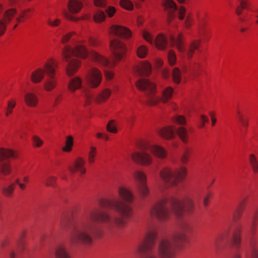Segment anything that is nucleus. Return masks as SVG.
<instances>
[{
    "instance_id": "f257e3e1",
    "label": "nucleus",
    "mask_w": 258,
    "mask_h": 258,
    "mask_svg": "<svg viewBox=\"0 0 258 258\" xmlns=\"http://www.w3.org/2000/svg\"><path fill=\"white\" fill-rule=\"evenodd\" d=\"M118 194L120 198L114 197L101 200L100 205L103 208L114 209L120 216L112 217L108 213L98 209L90 210L85 219L77 221L71 227L70 235L71 244H91L92 235H98L100 232L97 222L107 223L111 232L113 231L114 227L119 229L125 227L132 214V209L128 204L133 202L134 195L131 191L124 187L118 188Z\"/></svg>"
},
{
    "instance_id": "f03ea898",
    "label": "nucleus",
    "mask_w": 258,
    "mask_h": 258,
    "mask_svg": "<svg viewBox=\"0 0 258 258\" xmlns=\"http://www.w3.org/2000/svg\"><path fill=\"white\" fill-rule=\"evenodd\" d=\"M194 207V201L189 197H186L183 200L164 198L153 205L150 210V215L152 218L164 222L170 217V208L177 217L180 218L184 212L191 213Z\"/></svg>"
},
{
    "instance_id": "7ed1b4c3",
    "label": "nucleus",
    "mask_w": 258,
    "mask_h": 258,
    "mask_svg": "<svg viewBox=\"0 0 258 258\" xmlns=\"http://www.w3.org/2000/svg\"><path fill=\"white\" fill-rule=\"evenodd\" d=\"M191 229V225L188 222L179 221L178 231L172 237L162 239L160 242L158 252L160 258H173L175 247L186 241L187 233Z\"/></svg>"
},
{
    "instance_id": "20e7f679",
    "label": "nucleus",
    "mask_w": 258,
    "mask_h": 258,
    "mask_svg": "<svg viewBox=\"0 0 258 258\" xmlns=\"http://www.w3.org/2000/svg\"><path fill=\"white\" fill-rule=\"evenodd\" d=\"M136 86L139 90L144 91L145 101L149 105H155L159 100L166 102L171 98L173 93V89L168 87L163 91L162 97L159 98L156 95L155 84L145 79L139 80L136 83Z\"/></svg>"
},
{
    "instance_id": "39448f33",
    "label": "nucleus",
    "mask_w": 258,
    "mask_h": 258,
    "mask_svg": "<svg viewBox=\"0 0 258 258\" xmlns=\"http://www.w3.org/2000/svg\"><path fill=\"white\" fill-rule=\"evenodd\" d=\"M88 51L82 44H78L73 48L69 45H66L62 51L63 59L68 62L66 72L71 76L75 73L80 67V62L77 57L85 58L88 56Z\"/></svg>"
},
{
    "instance_id": "423d86ee",
    "label": "nucleus",
    "mask_w": 258,
    "mask_h": 258,
    "mask_svg": "<svg viewBox=\"0 0 258 258\" xmlns=\"http://www.w3.org/2000/svg\"><path fill=\"white\" fill-rule=\"evenodd\" d=\"M110 46L113 55L112 62L94 51L90 54L91 57L93 60L103 67L106 68L113 67L115 62L124 58L126 55V48L125 45L117 39L110 41Z\"/></svg>"
},
{
    "instance_id": "0eeeda50",
    "label": "nucleus",
    "mask_w": 258,
    "mask_h": 258,
    "mask_svg": "<svg viewBox=\"0 0 258 258\" xmlns=\"http://www.w3.org/2000/svg\"><path fill=\"white\" fill-rule=\"evenodd\" d=\"M151 152L155 156L162 159L166 157V152L161 146L148 144L144 146L141 152H136L132 154L133 160L144 165H150L152 162V157L148 153Z\"/></svg>"
},
{
    "instance_id": "6e6552de",
    "label": "nucleus",
    "mask_w": 258,
    "mask_h": 258,
    "mask_svg": "<svg viewBox=\"0 0 258 258\" xmlns=\"http://www.w3.org/2000/svg\"><path fill=\"white\" fill-rule=\"evenodd\" d=\"M186 174V169L184 167L174 169L165 167L160 171V176L167 186H176L183 180Z\"/></svg>"
},
{
    "instance_id": "1a4fd4ad",
    "label": "nucleus",
    "mask_w": 258,
    "mask_h": 258,
    "mask_svg": "<svg viewBox=\"0 0 258 258\" xmlns=\"http://www.w3.org/2000/svg\"><path fill=\"white\" fill-rule=\"evenodd\" d=\"M169 39L172 45L177 48L181 56L183 58L187 57L188 59L192 57L195 50L198 48L200 44V41H193L188 47L186 48L181 33H179L177 37L171 36Z\"/></svg>"
},
{
    "instance_id": "9d476101",
    "label": "nucleus",
    "mask_w": 258,
    "mask_h": 258,
    "mask_svg": "<svg viewBox=\"0 0 258 258\" xmlns=\"http://www.w3.org/2000/svg\"><path fill=\"white\" fill-rule=\"evenodd\" d=\"M155 239L156 233L154 231L148 233L146 240L138 247L141 258H158L157 251L153 247Z\"/></svg>"
},
{
    "instance_id": "9b49d317",
    "label": "nucleus",
    "mask_w": 258,
    "mask_h": 258,
    "mask_svg": "<svg viewBox=\"0 0 258 258\" xmlns=\"http://www.w3.org/2000/svg\"><path fill=\"white\" fill-rule=\"evenodd\" d=\"M58 66V63L51 59L45 63V71L48 78L44 83V88L47 91H51L55 88L57 85L56 80L54 75L55 68Z\"/></svg>"
},
{
    "instance_id": "f8f14e48",
    "label": "nucleus",
    "mask_w": 258,
    "mask_h": 258,
    "mask_svg": "<svg viewBox=\"0 0 258 258\" xmlns=\"http://www.w3.org/2000/svg\"><path fill=\"white\" fill-rule=\"evenodd\" d=\"M133 176L136 180V186L138 193L142 198L147 197L149 194V190L147 185V177L146 174L139 170L135 171Z\"/></svg>"
},
{
    "instance_id": "ddd939ff",
    "label": "nucleus",
    "mask_w": 258,
    "mask_h": 258,
    "mask_svg": "<svg viewBox=\"0 0 258 258\" xmlns=\"http://www.w3.org/2000/svg\"><path fill=\"white\" fill-rule=\"evenodd\" d=\"M142 36L143 38L150 44H155L158 49L164 50L166 48L167 45V39L164 34H158L155 40H154L151 34L146 31L143 32Z\"/></svg>"
},
{
    "instance_id": "4468645a",
    "label": "nucleus",
    "mask_w": 258,
    "mask_h": 258,
    "mask_svg": "<svg viewBox=\"0 0 258 258\" xmlns=\"http://www.w3.org/2000/svg\"><path fill=\"white\" fill-rule=\"evenodd\" d=\"M9 157H15L14 152L11 150L0 148V173L6 175L10 172L9 164L7 163L2 162L3 161Z\"/></svg>"
},
{
    "instance_id": "2eb2a0df",
    "label": "nucleus",
    "mask_w": 258,
    "mask_h": 258,
    "mask_svg": "<svg viewBox=\"0 0 258 258\" xmlns=\"http://www.w3.org/2000/svg\"><path fill=\"white\" fill-rule=\"evenodd\" d=\"M88 85L91 88H96L102 80L101 72L95 68H92L86 76Z\"/></svg>"
},
{
    "instance_id": "dca6fc26",
    "label": "nucleus",
    "mask_w": 258,
    "mask_h": 258,
    "mask_svg": "<svg viewBox=\"0 0 258 258\" xmlns=\"http://www.w3.org/2000/svg\"><path fill=\"white\" fill-rule=\"evenodd\" d=\"M230 232V226L229 225L225 228L223 231L215 238L214 246L216 251H221L228 241Z\"/></svg>"
},
{
    "instance_id": "f3484780",
    "label": "nucleus",
    "mask_w": 258,
    "mask_h": 258,
    "mask_svg": "<svg viewBox=\"0 0 258 258\" xmlns=\"http://www.w3.org/2000/svg\"><path fill=\"white\" fill-rule=\"evenodd\" d=\"M86 99V104H89L91 101L95 98L98 103L106 101L111 94V91L108 89H104L98 96L94 97L93 94L88 90H85L84 93Z\"/></svg>"
},
{
    "instance_id": "a211bd4d",
    "label": "nucleus",
    "mask_w": 258,
    "mask_h": 258,
    "mask_svg": "<svg viewBox=\"0 0 258 258\" xmlns=\"http://www.w3.org/2000/svg\"><path fill=\"white\" fill-rule=\"evenodd\" d=\"M110 33L113 36H118L128 38L132 35L131 31L127 28L120 25H112L110 29Z\"/></svg>"
},
{
    "instance_id": "6ab92c4d",
    "label": "nucleus",
    "mask_w": 258,
    "mask_h": 258,
    "mask_svg": "<svg viewBox=\"0 0 258 258\" xmlns=\"http://www.w3.org/2000/svg\"><path fill=\"white\" fill-rule=\"evenodd\" d=\"M85 163L84 159L79 157L69 165V170L72 173L78 171L80 174H83L86 172V168L84 167Z\"/></svg>"
},
{
    "instance_id": "aec40b11",
    "label": "nucleus",
    "mask_w": 258,
    "mask_h": 258,
    "mask_svg": "<svg viewBox=\"0 0 258 258\" xmlns=\"http://www.w3.org/2000/svg\"><path fill=\"white\" fill-rule=\"evenodd\" d=\"M162 6L167 12L168 22L170 23L175 17L174 13L177 10V7L172 0L164 1Z\"/></svg>"
},
{
    "instance_id": "412c9836",
    "label": "nucleus",
    "mask_w": 258,
    "mask_h": 258,
    "mask_svg": "<svg viewBox=\"0 0 258 258\" xmlns=\"http://www.w3.org/2000/svg\"><path fill=\"white\" fill-rule=\"evenodd\" d=\"M16 13V11L14 9H10L5 12L4 20H0V36H2L6 31L7 23L11 21Z\"/></svg>"
},
{
    "instance_id": "4be33fe9",
    "label": "nucleus",
    "mask_w": 258,
    "mask_h": 258,
    "mask_svg": "<svg viewBox=\"0 0 258 258\" xmlns=\"http://www.w3.org/2000/svg\"><path fill=\"white\" fill-rule=\"evenodd\" d=\"M240 6L236 9V13L238 15H240L241 13L242 10L247 9L249 11L254 13L256 14V23H258V8L251 7L249 0H238Z\"/></svg>"
},
{
    "instance_id": "5701e85b",
    "label": "nucleus",
    "mask_w": 258,
    "mask_h": 258,
    "mask_svg": "<svg viewBox=\"0 0 258 258\" xmlns=\"http://www.w3.org/2000/svg\"><path fill=\"white\" fill-rule=\"evenodd\" d=\"M135 72L140 76H148L151 72V64L147 62L142 63L136 68Z\"/></svg>"
},
{
    "instance_id": "b1692460",
    "label": "nucleus",
    "mask_w": 258,
    "mask_h": 258,
    "mask_svg": "<svg viewBox=\"0 0 258 258\" xmlns=\"http://www.w3.org/2000/svg\"><path fill=\"white\" fill-rule=\"evenodd\" d=\"M200 67V63L194 62L190 64L189 66L184 65L182 68V71L184 73H186L189 71L194 77H197L199 75Z\"/></svg>"
},
{
    "instance_id": "393cba45",
    "label": "nucleus",
    "mask_w": 258,
    "mask_h": 258,
    "mask_svg": "<svg viewBox=\"0 0 258 258\" xmlns=\"http://www.w3.org/2000/svg\"><path fill=\"white\" fill-rule=\"evenodd\" d=\"M242 225L237 224L234 226L232 231V240L233 244L236 246H239L241 242L240 233L241 231Z\"/></svg>"
},
{
    "instance_id": "a878e982",
    "label": "nucleus",
    "mask_w": 258,
    "mask_h": 258,
    "mask_svg": "<svg viewBox=\"0 0 258 258\" xmlns=\"http://www.w3.org/2000/svg\"><path fill=\"white\" fill-rule=\"evenodd\" d=\"M175 129L172 126L164 127L158 131L159 135L162 138L170 139L174 136Z\"/></svg>"
},
{
    "instance_id": "bb28decb",
    "label": "nucleus",
    "mask_w": 258,
    "mask_h": 258,
    "mask_svg": "<svg viewBox=\"0 0 258 258\" xmlns=\"http://www.w3.org/2000/svg\"><path fill=\"white\" fill-rule=\"evenodd\" d=\"M82 82V79L79 77L76 76L72 78L69 84V89L71 91L74 92L76 90L81 88Z\"/></svg>"
},
{
    "instance_id": "cd10ccee",
    "label": "nucleus",
    "mask_w": 258,
    "mask_h": 258,
    "mask_svg": "<svg viewBox=\"0 0 258 258\" xmlns=\"http://www.w3.org/2000/svg\"><path fill=\"white\" fill-rule=\"evenodd\" d=\"M44 73H45V64L44 65V69L39 68L32 73L31 75L32 81L35 83L40 82L43 79Z\"/></svg>"
},
{
    "instance_id": "c85d7f7f",
    "label": "nucleus",
    "mask_w": 258,
    "mask_h": 258,
    "mask_svg": "<svg viewBox=\"0 0 258 258\" xmlns=\"http://www.w3.org/2000/svg\"><path fill=\"white\" fill-rule=\"evenodd\" d=\"M55 256L56 258H71L66 248L62 244H59L56 247L55 251Z\"/></svg>"
},
{
    "instance_id": "c756f323",
    "label": "nucleus",
    "mask_w": 258,
    "mask_h": 258,
    "mask_svg": "<svg viewBox=\"0 0 258 258\" xmlns=\"http://www.w3.org/2000/svg\"><path fill=\"white\" fill-rule=\"evenodd\" d=\"M25 100L28 106L34 107L36 106L38 99L35 94L33 93H26L25 96Z\"/></svg>"
},
{
    "instance_id": "7c9ffc66",
    "label": "nucleus",
    "mask_w": 258,
    "mask_h": 258,
    "mask_svg": "<svg viewBox=\"0 0 258 258\" xmlns=\"http://www.w3.org/2000/svg\"><path fill=\"white\" fill-rule=\"evenodd\" d=\"M82 7V3L77 0H70L68 3V8L72 13L79 12Z\"/></svg>"
},
{
    "instance_id": "2f4dec72",
    "label": "nucleus",
    "mask_w": 258,
    "mask_h": 258,
    "mask_svg": "<svg viewBox=\"0 0 258 258\" xmlns=\"http://www.w3.org/2000/svg\"><path fill=\"white\" fill-rule=\"evenodd\" d=\"M176 133L180 138V139L184 142L186 143L188 140V132L187 130L183 127L181 126L177 128Z\"/></svg>"
},
{
    "instance_id": "473e14b6",
    "label": "nucleus",
    "mask_w": 258,
    "mask_h": 258,
    "mask_svg": "<svg viewBox=\"0 0 258 258\" xmlns=\"http://www.w3.org/2000/svg\"><path fill=\"white\" fill-rule=\"evenodd\" d=\"M73 144L74 142L73 137L71 136L67 137L65 146L62 148V150L64 152H70L72 149Z\"/></svg>"
},
{
    "instance_id": "72a5a7b5",
    "label": "nucleus",
    "mask_w": 258,
    "mask_h": 258,
    "mask_svg": "<svg viewBox=\"0 0 258 258\" xmlns=\"http://www.w3.org/2000/svg\"><path fill=\"white\" fill-rule=\"evenodd\" d=\"M249 161L253 172L255 173H257L258 162L255 156L253 154H250L249 157Z\"/></svg>"
},
{
    "instance_id": "f704fd0d",
    "label": "nucleus",
    "mask_w": 258,
    "mask_h": 258,
    "mask_svg": "<svg viewBox=\"0 0 258 258\" xmlns=\"http://www.w3.org/2000/svg\"><path fill=\"white\" fill-rule=\"evenodd\" d=\"M97 154L96 148L93 146L90 147V150L88 153V161L91 164L95 161V158Z\"/></svg>"
},
{
    "instance_id": "c9c22d12",
    "label": "nucleus",
    "mask_w": 258,
    "mask_h": 258,
    "mask_svg": "<svg viewBox=\"0 0 258 258\" xmlns=\"http://www.w3.org/2000/svg\"><path fill=\"white\" fill-rule=\"evenodd\" d=\"M172 79L173 81L178 84L179 83L181 80V72L180 70L177 68H175L172 71Z\"/></svg>"
},
{
    "instance_id": "e433bc0d",
    "label": "nucleus",
    "mask_w": 258,
    "mask_h": 258,
    "mask_svg": "<svg viewBox=\"0 0 258 258\" xmlns=\"http://www.w3.org/2000/svg\"><path fill=\"white\" fill-rule=\"evenodd\" d=\"M250 253L247 258H258V249L255 247V243L253 242L250 243Z\"/></svg>"
},
{
    "instance_id": "4c0bfd02",
    "label": "nucleus",
    "mask_w": 258,
    "mask_h": 258,
    "mask_svg": "<svg viewBox=\"0 0 258 258\" xmlns=\"http://www.w3.org/2000/svg\"><path fill=\"white\" fill-rule=\"evenodd\" d=\"M105 19V15L104 12L99 10L94 16V21L96 22H101Z\"/></svg>"
},
{
    "instance_id": "58836bf2",
    "label": "nucleus",
    "mask_w": 258,
    "mask_h": 258,
    "mask_svg": "<svg viewBox=\"0 0 258 258\" xmlns=\"http://www.w3.org/2000/svg\"><path fill=\"white\" fill-rule=\"evenodd\" d=\"M15 188V185L11 184L8 187H4L2 188V191L4 195L7 197H10L12 195Z\"/></svg>"
},
{
    "instance_id": "ea45409f",
    "label": "nucleus",
    "mask_w": 258,
    "mask_h": 258,
    "mask_svg": "<svg viewBox=\"0 0 258 258\" xmlns=\"http://www.w3.org/2000/svg\"><path fill=\"white\" fill-rule=\"evenodd\" d=\"M147 48L144 45L140 46L137 50V55L140 58L145 57L147 54Z\"/></svg>"
},
{
    "instance_id": "a19ab883",
    "label": "nucleus",
    "mask_w": 258,
    "mask_h": 258,
    "mask_svg": "<svg viewBox=\"0 0 258 258\" xmlns=\"http://www.w3.org/2000/svg\"><path fill=\"white\" fill-rule=\"evenodd\" d=\"M71 224L70 218L64 216L61 218L60 225L62 229H65L67 228Z\"/></svg>"
},
{
    "instance_id": "79ce46f5",
    "label": "nucleus",
    "mask_w": 258,
    "mask_h": 258,
    "mask_svg": "<svg viewBox=\"0 0 258 258\" xmlns=\"http://www.w3.org/2000/svg\"><path fill=\"white\" fill-rule=\"evenodd\" d=\"M258 216L256 213L254 214L252 218V221L250 224V229L252 234H254L255 232L256 227H257V220Z\"/></svg>"
},
{
    "instance_id": "37998d69",
    "label": "nucleus",
    "mask_w": 258,
    "mask_h": 258,
    "mask_svg": "<svg viewBox=\"0 0 258 258\" xmlns=\"http://www.w3.org/2000/svg\"><path fill=\"white\" fill-rule=\"evenodd\" d=\"M106 130L107 131L112 133H117V130L116 128V125L113 120H111L109 121L106 126Z\"/></svg>"
},
{
    "instance_id": "c03bdc74",
    "label": "nucleus",
    "mask_w": 258,
    "mask_h": 258,
    "mask_svg": "<svg viewBox=\"0 0 258 258\" xmlns=\"http://www.w3.org/2000/svg\"><path fill=\"white\" fill-rule=\"evenodd\" d=\"M167 56L169 64L171 66L174 65L176 60V57L174 51L172 50H169L168 52Z\"/></svg>"
},
{
    "instance_id": "a18cd8bd",
    "label": "nucleus",
    "mask_w": 258,
    "mask_h": 258,
    "mask_svg": "<svg viewBox=\"0 0 258 258\" xmlns=\"http://www.w3.org/2000/svg\"><path fill=\"white\" fill-rule=\"evenodd\" d=\"M120 5L122 8L127 10H132L133 7L132 3L128 0H121Z\"/></svg>"
},
{
    "instance_id": "49530a36",
    "label": "nucleus",
    "mask_w": 258,
    "mask_h": 258,
    "mask_svg": "<svg viewBox=\"0 0 258 258\" xmlns=\"http://www.w3.org/2000/svg\"><path fill=\"white\" fill-rule=\"evenodd\" d=\"M173 120L174 122L179 125H183L185 123L186 120L184 116L177 115L174 117Z\"/></svg>"
},
{
    "instance_id": "de8ad7c7",
    "label": "nucleus",
    "mask_w": 258,
    "mask_h": 258,
    "mask_svg": "<svg viewBox=\"0 0 258 258\" xmlns=\"http://www.w3.org/2000/svg\"><path fill=\"white\" fill-rule=\"evenodd\" d=\"M56 179V177L49 176L45 181V184L47 186H54Z\"/></svg>"
},
{
    "instance_id": "09e8293b",
    "label": "nucleus",
    "mask_w": 258,
    "mask_h": 258,
    "mask_svg": "<svg viewBox=\"0 0 258 258\" xmlns=\"http://www.w3.org/2000/svg\"><path fill=\"white\" fill-rule=\"evenodd\" d=\"M33 146L35 147H40L43 143V141L37 136L33 137Z\"/></svg>"
},
{
    "instance_id": "8fccbe9b",
    "label": "nucleus",
    "mask_w": 258,
    "mask_h": 258,
    "mask_svg": "<svg viewBox=\"0 0 258 258\" xmlns=\"http://www.w3.org/2000/svg\"><path fill=\"white\" fill-rule=\"evenodd\" d=\"M48 25L51 27L58 26L60 23V20L58 19H55L54 20H51L50 18H48L46 21Z\"/></svg>"
},
{
    "instance_id": "3c124183",
    "label": "nucleus",
    "mask_w": 258,
    "mask_h": 258,
    "mask_svg": "<svg viewBox=\"0 0 258 258\" xmlns=\"http://www.w3.org/2000/svg\"><path fill=\"white\" fill-rule=\"evenodd\" d=\"M186 13V9L184 7L181 6L179 8L178 14V19L180 20H183L185 18V14Z\"/></svg>"
},
{
    "instance_id": "603ef678",
    "label": "nucleus",
    "mask_w": 258,
    "mask_h": 258,
    "mask_svg": "<svg viewBox=\"0 0 258 258\" xmlns=\"http://www.w3.org/2000/svg\"><path fill=\"white\" fill-rule=\"evenodd\" d=\"M23 236L21 235L20 240L17 242V251L18 252H21L23 250L24 246V242L23 241Z\"/></svg>"
},
{
    "instance_id": "864d4df0",
    "label": "nucleus",
    "mask_w": 258,
    "mask_h": 258,
    "mask_svg": "<svg viewBox=\"0 0 258 258\" xmlns=\"http://www.w3.org/2000/svg\"><path fill=\"white\" fill-rule=\"evenodd\" d=\"M242 213V212L240 210L236 209L233 215V221L235 222L238 221L241 218Z\"/></svg>"
},
{
    "instance_id": "5fc2aeb1",
    "label": "nucleus",
    "mask_w": 258,
    "mask_h": 258,
    "mask_svg": "<svg viewBox=\"0 0 258 258\" xmlns=\"http://www.w3.org/2000/svg\"><path fill=\"white\" fill-rule=\"evenodd\" d=\"M75 34L74 32L68 33L62 36L61 42L62 43H66L70 39L71 37Z\"/></svg>"
},
{
    "instance_id": "6e6d98bb",
    "label": "nucleus",
    "mask_w": 258,
    "mask_h": 258,
    "mask_svg": "<svg viewBox=\"0 0 258 258\" xmlns=\"http://www.w3.org/2000/svg\"><path fill=\"white\" fill-rule=\"evenodd\" d=\"M94 4L96 7L104 8L106 5V0H94Z\"/></svg>"
},
{
    "instance_id": "4d7b16f0",
    "label": "nucleus",
    "mask_w": 258,
    "mask_h": 258,
    "mask_svg": "<svg viewBox=\"0 0 258 258\" xmlns=\"http://www.w3.org/2000/svg\"><path fill=\"white\" fill-rule=\"evenodd\" d=\"M193 19L191 16L188 14L185 18L184 25L186 28H189L192 24Z\"/></svg>"
},
{
    "instance_id": "13d9d810",
    "label": "nucleus",
    "mask_w": 258,
    "mask_h": 258,
    "mask_svg": "<svg viewBox=\"0 0 258 258\" xmlns=\"http://www.w3.org/2000/svg\"><path fill=\"white\" fill-rule=\"evenodd\" d=\"M30 12L29 10L24 11L20 14V16L16 18V20L18 22H20L22 21V18L25 17H29V12Z\"/></svg>"
},
{
    "instance_id": "bf43d9fd",
    "label": "nucleus",
    "mask_w": 258,
    "mask_h": 258,
    "mask_svg": "<svg viewBox=\"0 0 258 258\" xmlns=\"http://www.w3.org/2000/svg\"><path fill=\"white\" fill-rule=\"evenodd\" d=\"M116 12L115 9L113 7H109L106 10V12L108 17H112Z\"/></svg>"
},
{
    "instance_id": "052dcab7",
    "label": "nucleus",
    "mask_w": 258,
    "mask_h": 258,
    "mask_svg": "<svg viewBox=\"0 0 258 258\" xmlns=\"http://www.w3.org/2000/svg\"><path fill=\"white\" fill-rule=\"evenodd\" d=\"M200 119H201V123L199 125V127L200 128H202L205 125V122H208L209 120H208V118L204 115H200Z\"/></svg>"
},
{
    "instance_id": "680f3d73",
    "label": "nucleus",
    "mask_w": 258,
    "mask_h": 258,
    "mask_svg": "<svg viewBox=\"0 0 258 258\" xmlns=\"http://www.w3.org/2000/svg\"><path fill=\"white\" fill-rule=\"evenodd\" d=\"M63 15L67 19L69 20L76 21L78 20V18L72 16L71 14H70L69 13L67 12H64L63 13Z\"/></svg>"
},
{
    "instance_id": "e2e57ef3",
    "label": "nucleus",
    "mask_w": 258,
    "mask_h": 258,
    "mask_svg": "<svg viewBox=\"0 0 258 258\" xmlns=\"http://www.w3.org/2000/svg\"><path fill=\"white\" fill-rule=\"evenodd\" d=\"M105 76L107 80H110L113 76V73L109 71H105Z\"/></svg>"
},
{
    "instance_id": "0e129e2a",
    "label": "nucleus",
    "mask_w": 258,
    "mask_h": 258,
    "mask_svg": "<svg viewBox=\"0 0 258 258\" xmlns=\"http://www.w3.org/2000/svg\"><path fill=\"white\" fill-rule=\"evenodd\" d=\"M89 43L92 46H95L98 43L97 40L93 37L89 38Z\"/></svg>"
},
{
    "instance_id": "69168bd1",
    "label": "nucleus",
    "mask_w": 258,
    "mask_h": 258,
    "mask_svg": "<svg viewBox=\"0 0 258 258\" xmlns=\"http://www.w3.org/2000/svg\"><path fill=\"white\" fill-rule=\"evenodd\" d=\"M209 115L211 118L212 125L214 126L216 122V118L214 117V114L213 112H210Z\"/></svg>"
},
{
    "instance_id": "338daca9",
    "label": "nucleus",
    "mask_w": 258,
    "mask_h": 258,
    "mask_svg": "<svg viewBox=\"0 0 258 258\" xmlns=\"http://www.w3.org/2000/svg\"><path fill=\"white\" fill-rule=\"evenodd\" d=\"M16 105V102L14 101H10L8 102V107L9 109H13Z\"/></svg>"
},
{
    "instance_id": "774afa93",
    "label": "nucleus",
    "mask_w": 258,
    "mask_h": 258,
    "mask_svg": "<svg viewBox=\"0 0 258 258\" xmlns=\"http://www.w3.org/2000/svg\"><path fill=\"white\" fill-rule=\"evenodd\" d=\"M62 98V95L61 94H59V95H58L55 100H54V105H57L59 103L60 100H61V99Z\"/></svg>"
}]
</instances>
